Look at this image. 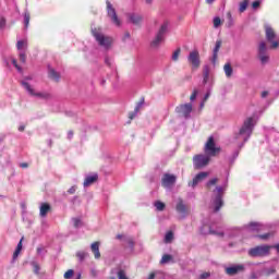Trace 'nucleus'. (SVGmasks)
<instances>
[{"instance_id":"obj_44","label":"nucleus","mask_w":279,"mask_h":279,"mask_svg":"<svg viewBox=\"0 0 279 279\" xmlns=\"http://www.w3.org/2000/svg\"><path fill=\"white\" fill-rule=\"evenodd\" d=\"M74 228H80L82 226V220L80 218H73Z\"/></svg>"},{"instance_id":"obj_38","label":"nucleus","mask_w":279,"mask_h":279,"mask_svg":"<svg viewBox=\"0 0 279 279\" xmlns=\"http://www.w3.org/2000/svg\"><path fill=\"white\" fill-rule=\"evenodd\" d=\"M227 19H228V27H232V25H234V20L232 19L231 12L227 13Z\"/></svg>"},{"instance_id":"obj_4","label":"nucleus","mask_w":279,"mask_h":279,"mask_svg":"<svg viewBox=\"0 0 279 279\" xmlns=\"http://www.w3.org/2000/svg\"><path fill=\"white\" fill-rule=\"evenodd\" d=\"M214 193H216V197L214 199V206H215L214 213H219L223 207V194L226 193V187L216 186V190H214Z\"/></svg>"},{"instance_id":"obj_64","label":"nucleus","mask_w":279,"mask_h":279,"mask_svg":"<svg viewBox=\"0 0 279 279\" xmlns=\"http://www.w3.org/2000/svg\"><path fill=\"white\" fill-rule=\"evenodd\" d=\"M276 250L279 252V244H276Z\"/></svg>"},{"instance_id":"obj_22","label":"nucleus","mask_w":279,"mask_h":279,"mask_svg":"<svg viewBox=\"0 0 279 279\" xmlns=\"http://www.w3.org/2000/svg\"><path fill=\"white\" fill-rule=\"evenodd\" d=\"M48 77L53 82H60V72L54 71L53 69H49Z\"/></svg>"},{"instance_id":"obj_59","label":"nucleus","mask_w":279,"mask_h":279,"mask_svg":"<svg viewBox=\"0 0 279 279\" xmlns=\"http://www.w3.org/2000/svg\"><path fill=\"white\" fill-rule=\"evenodd\" d=\"M38 271H40V267H38V265H35V272L38 274Z\"/></svg>"},{"instance_id":"obj_63","label":"nucleus","mask_w":279,"mask_h":279,"mask_svg":"<svg viewBox=\"0 0 279 279\" xmlns=\"http://www.w3.org/2000/svg\"><path fill=\"white\" fill-rule=\"evenodd\" d=\"M117 239H123V235L118 234V235H117Z\"/></svg>"},{"instance_id":"obj_16","label":"nucleus","mask_w":279,"mask_h":279,"mask_svg":"<svg viewBox=\"0 0 279 279\" xmlns=\"http://www.w3.org/2000/svg\"><path fill=\"white\" fill-rule=\"evenodd\" d=\"M208 178V172H199L195 175V178L189 182V186H192V189H195L199 182H203V180H206Z\"/></svg>"},{"instance_id":"obj_34","label":"nucleus","mask_w":279,"mask_h":279,"mask_svg":"<svg viewBox=\"0 0 279 279\" xmlns=\"http://www.w3.org/2000/svg\"><path fill=\"white\" fill-rule=\"evenodd\" d=\"M23 47H27V39H23V40H19L16 44V48L19 51H21V49H23Z\"/></svg>"},{"instance_id":"obj_27","label":"nucleus","mask_w":279,"mask_h":279,"mask_svg":"<svg viewBox=\"0 0 279 279\" xmlns=\"http://www.w3.org/2000/svg\"><path fill=\"white\" fill-rule=\"evenodd\" d=\"M21 250H23V238L20 240L16 250L13 253V258H16L19 254H21Z\"/></svg>"},{"instance_id":"obj_31","label":"nucleus","mask_w":279,"mask_h":279,"mask_svg":"<svg viewBox=\"0 0 279 279\" xmlns=\"http://www.w3.org/2000/svg\"><path fill=\"white\" fill-rule=\"evenodd\" d=\"M248 3H250L248 0H244V1L240 2L239 12H241V13L245 12V10H247Z\"/></svg>"},{"instance_id":"obj_46","label":"nucleus","mask_w":279,"mask_h":279,"mask_svg":"<svg viewBox=\"0 0 279 279\" xmlns=\"http://www.w3.org/2000/svg\"><path fill=\"white\" fill-rule=\"evenodd\" d=\"M197 93H198L197 89L193 90L192 95L190 96L191 101H195V99H197Z\"/></svg>"},{"instance_id":"obj_12","label":"nucleus","mask_w":279,"mask_h":279,"mask_svg":"<svg viewBox=\"0 0 279 279\" xmlns=\"http://www.w3.org/2000/svg\"><path fill=\"white\" fill-rule=\"evenodd\" d=\"M266 38L268 43H271L270 49H278L279 43L274 41L276 39V32L271 26H266Z\"/></svg>"},{"instance_id":"obj_14","label":"nucleus","mask_w":279,"mask_h":279,"mask_svg":"<svg viewBox=\"0 0 279 279\" xmlns=\"http://www.w3.org/2000/svg\"><path fill=\"white\" fill-rule=\"evenodd\" d=\"M22 86L32 95L33 97H41V99H47L49 98V94H43V93H36L34 92V88H32V85L27 82H22Z\"/></svg>"},{"instance_id":"obj_48","label":"nucleus","mask_w":279,"mask_h":279,"mask_svg":"<svg viewBox=\"0 0 279 279\" xmlns=\"http://www.w3.org/2000/svg\"><path fill=\"white\" fill-rule=\"evenodd\" d=\"M219 58V54L218 53H213V58H211V62L213 64H217V59Z\"/></svg>"},{"instance_id":"obj_8","label":"nucleus","mask_w":279,"mask_h":279,"mask_svg":"<svg viewBox=\"0 0 279 279\" xmlns=\"http://www.w3.org/2000/svg\"><path fill=\"white\" fill-rule=\"evenodd\" d=\"M175 112L178 114H181V117H184V119H190L191 113L193 112V104L187 102V104L179 105L175 108Z\"/></svg>"},{"instance_id":"obj_36","label":"nucleus","mask_w":279,"mask_h":279,"mask_svg":"<svg viewBox=\"0 0 279 279\" xmlns=\"http://www.w3.org/2000/svg\"><path fill=\"white\" fill-rule=\"evenodd\" d=\"M180 53H182V50H181L180 48H178V49L173 52V54H172V60H173L174 62H178V60L180 59Z\"/></svg>"},{"instance_id":"obj_21","label":"nucleus","mask_w":279,"mask_h":279,"mask_svg":"<svg viewBox=\"0 0 279 279\" xmlns=\"http://www.w3.org/2000/svg\"><path fill=\"white\" fill-rule=\"evenodd\" d=\"M51 211V205L49 203H43L39 208L40 217H47V214Z\"/></svg>"},{"instance_id":"obj_20","label":"nucleus","mask_w":279,"mask_h":279,"mask_svg":"<svg viewBox=\"0 0 279 279\" xmlns=\"http://www.w3.org/2000/svg\"><path fill=\"white\" fill-rule=\"evenodd\" d=\"M99 245L100 243L99 242H94L92 243L90 245V250L94 254V257L98 260V258H101V253L99 252Z\"/></svg>"},{"instance_id":"obj_55","label":"nucleus","mask_w":279,"mask_h":279,"mask_svg":"<svg viewBox=\"0 0 279 279\" xmlns=\"http://www.w3.org/2000/svg\"><path fill=\"white\" fill-rule=\"evenodd\" d=\"M148 279H156V272H150Z\"/></svg>"},{"instance_id":"obj_29","label":"nucleus","mask_w":279,"mask_h":279,"mask_svg":"<svg viewBox=\"0 0 279 279\" xmlns=\"http://www.w3.org/2000/svg\"><path fill=\"white\" fill-rule=\"evenodd\" d=\"M32 19V15L29 14V12H25L24 13V27L25 29H27V27H29V21Z\"/></svg>"},{"instance_id":"obj_60","label":"nucleus","mask_w":279,"mask_h":279,"mask_svg":"<svg viewBox=\"0 0 279 279\" xmlns=\"http://www.w3.org/2000/svg\"><path fill=\"white\" fill-rule=\"evenodd\" d=\"M147 5H151L154 3V0H146Z\"/></svg>"},{"instance_id":"obj_62","label":"nucleus","mask_w":279,"mask_h":279,"mask_svg":"<svg viewBox=\"0 0 279 279\" xmlns=\"http://www.w3.org/2000/svg\"><path fill=\"white\" fill-rule=\"evenodd\" d=\"M215 0H206V3H213Z\"/></svg>"},{"instance_id":"obj_47","label":"nucleus","mask_w":279,"mask_h":279,"mask_svg":"<svg viewBox=\"0 0 279 279\" xmlns=\"http://www.w3.org/2000/svg\"><path fill=\"white\" fill-rule=\"evenodd\" d=\"M26 60H27V56L25 53H20V61H22L23 64H25Z\"/></svg>"},{"instance_id":"obj_40","label":"nucleus","mask_w":279,"mask_h":279,"mask_svg":"<svg viewBox=\"0 0 279 279\" xmlns=\"http://www.w3.org/2000/svg\"><path fill=\"white\" fill-rule=\"evenodd\" d=\"M172 258H173V256H171L169 254H165L161 258V264L169 263V260H171Z\"/></svg>"},{"instance_id":"obj_50","label":"nucleus","mask_w":279,"mask_h":279,"mask_svg":"<svg viewBox=\"0 0 279 279\" xmlns=\"http://www.w3.org/2000/svg\"><path fill=\"white\" fill-rule=\"evenodd\" d=\"M207 278H210V272H203V274L199 276V279H207Z\"/></svg>"},{"instance_id":"obj_2","label":"nucleus","mask_w":279,"mask_h":279,"mask_svg":"<svg viewBox=\"0 0 279 279\" xmlns=\"http://www.w3.org/2000/svg\"><path fill=\"white\" fill-rule=\"evenodd\" d=\"M92 34L94 38L98 41V45H100V47H105V49H110V47L112 46V39L111 37L101 34V28H93Z\"/></svg>"},{"instance_id":"obj_5","label":"nucleus","mask_w":279,"mask_h":279,"mask_svg":"<svg viewBox=\"0 0 279 279\" xmlns=\"http://www.w3.org/2000/svg\"><path fill=\"white\" fill-rule=\"evenodd\" d=\"M270 250H271V246L269 245H258L248 251V256H252L253 258L269 256Z\"/></svg>"},{"instance_id":"obj_30","label":"nucleus","mask_w":279,"mask_h":279,"mask_svg":"<svg viewBox=\"0 0 279 279\" xmlns=\"http://www.w3.org/2000/svg\"><path fill=\"white\" fill-rule=\"evenodd\" d=\"M217 182H219V179H217V178H214V179L209 180V181L206 183V189H207L208 191H210V189H211L213 186L217 185Z\"/></svg>"},{"instance_id":"obj_6","label":"nucleus","mask_w":279,"mask_h":279,"mask_svg":"<svg viewBox=\"0 0 279 279\" xmlns=\"http://www.w3.org/2000/svg\"><path fill=\"white\" fill-rule=\"evenodd\" d=\"M204 151L207 156H217V154H219V151H221V148L217 147L214 136L208 137V140L204 146Z\"/></svg>"},{"instance_id":"obj_52","label":"nucleus","mask_w":279,"mask_h":279,"mask_svg":"<svg viewBox=\"0 0 279 279\" xmlns=\"http://www.w3.org/2000/svg\"><path fill=\"white\" fill-rule=\"evenodd\" d=\"M12 64L15 66V69H17V71H21V68L19 66V63L15 59L12 60Z\"/></svg>"},{"instance_id":"obj_51","label":"nucleus","mask_w":279,"mask_h":279,"mask_svg":"<svg viewBox=\"0 0 279 279\" xmlns=\"http://www.w3.org/2000/svg\"><path fill=\"white\" fill-rule=\"evenodd\" d=\"M75 191H77V189H76L75 186H72V187H70V189L68 190V193H69L70 195H75Z\"/></svg>"},{"instance_id":"obj_49","label":"nucleus","mask_w":279,"mask_h":279,"mask_svg":"<svg viewBox=\"0 0 279 279\" xmlns=\"http://www.w3.org/2000/svg\"><path fill=\"white\" fill-rule=\"evenodd\" d=\"M252 8L254 9V10H256L257 8H260V1H254L253 3H252Z\"/></svg>"},{"instance_id":"obj_1","label":"nucleus","mask_w":279,"mask_h":279,"mask_svg":"<svg viewBox=\"0 0 279 279\" xmlns=\"http://www.w3.org/2000/svg\"><path fill=\"white\" fill-rule=\"evenodd\" d=\"M252 132H254V118H247L243 125L241 126L239 133L235 135V138H241L244 143L250 141V136H252Z\"/></svg>"},{"instance_id":"obj_43","label":"nucleus","mask_w":279,"mask_h":279,"mask_svg":"<svg viewBox=\"0 0 279 279\" xmlns=\"http://www.w3.org/2000/svg\"><path fill=\"white\" fill-rule=\"evenodd\" d=\"M219 49H221V40H217L216 41V46L214 48V53H218L219 54Z\"/></svg>"},{"instance_id":"obj_24","label":"nucleus","mask_w":279,"mask_h":279,"mask_svg":"<svg viewBox=\"0 0 279 279\" xmlns=\"http://www.w3.org/2000/svg\"><path fill=\"white\" fill-rule=\"evenodd\" d=\"M247 228L251 230V232H260V230H263V225L258 222H251L248 223Z\"/></svg>"},{"instance_id":"obj_35","label":"nucleus","mask_w":279,"mask_h":279,"mask_svg":"<svg viewBox=\"0 0 279 279\" xmlns=\"http://www.w3.org/2000/svg\"><path fill=\"white\" fill-rule=\"evenodd\" d=\"M118 279H129L124 269H119L117 272Z\"/></svg>"},{"instance_id":"obj_45","label":"nucleus","mask_w":279,"mask_h":279,"mask_svg":"<svg viewBox=\"0 0 279 279\" xmlns=\"http://www.w3.org/2000/svg\"><path fill=\"white\" fill-rule=\"evenodd\" d=\"M221 25V19L220 17H215L214 19V27L217 29Z\"/></svg>"},{"instance_id":"obj_54","label":"nucleus","mask_w":279,"mask_h":279,"mask_svg":"<svg viewBox=\"0 0 279 279\" xmlns=\"http://www.w3.org/2000/svg\"><path fill=\"white\" fill-rule=\"evenodd\" d=\"M269 95V92L264 90L262 92V98L265 99V97H267Z\"/></svg>"},{"instance_id":"obj_41","label":"nucleus","mask_w":279,"mask_h":279,"mask_svg":"<svg viewBox=\"0 0 279 279\" xmlns=\"http://www.w3.org/2000/svg\"><path fill=\"white\" fill-rule=\"evenodd\" d=\"M208 234H214V235H216V236H221V238H223V232H222V231L217 232V231L213 230L211 228H209Z\"/></svg>"},{"instance_id":"obj_9","label":"nucleus","mask_w":279,"mask_h":279,"mask_svg":"<svg viewBox=\"0 0 279 279\" xmlns=\"http://www.w3.org/2000/svg\"><path fill=\"white\" fill-rule=\"evenodd\" d=\"M187 61L190 64H192L193 71L199 69L202 65V60L199 59V51L198 50H192L187 57Z\"/></svg>"},{"instance_id":"obj_56","label":"nucleus","mask_w":279,"mask_h":279,"mask_svg":"<svg viewBox=\"0 0 279 279\" xmlns=\"http://www.w3.org/2000/svg\"><path fill=\"white\" fill-rule=\"evenodd\" d=\"M210 98V93H207L203 99V101H208V99Z\"/></svg>"},{"instance_id":"obj_39","label":"nucleus","mask_w":279,"mask_h":279,"mask_svg":"<svg viewBox=\"0 0 279 279\" xmlns=\"http://www.w3.org/2000/svg\"><path fill=\"white\" fill-rule=\"evenodd\" d=\"M75 271L73 269H69L64 272L63 278L64 279H71L72 276H74Z\"/></svg>"},{"instance_id":"obj_10","label":"nucleus","mask_w":279,"mask_h":279,"mask_svg":"<svg viewBox=\"0 0 279 279\" xmlns=\"http://www.w3.org/2000/svg\"><path fill=\"white\" fill-rule=\"evenodd\" d=\"M107 14L109 17H111V22L113 25H117V27H121V20H119V16L117 15V10H114V7H112V3L110 1H107Z\"/></svg>"},{"instance_id":"obj_28","label":"nucleus","mask_w":279,"mask_h":279,"mask_svg":"<svg viewBox=\"0 0 279 279\" xmlns=\"http://www.w3.org/2000/svg\"><path fill=\"white\" fill-rule=\"evenodd\" d=\"M209 75H210V69H208V66H205L204 68V70H203V82L205 83V84H207L208 83V77H209Z\"/></svg>"},{"instance_id":"obj_19","label":"nucleus","mask_w":279,"mask_h":279,"mask_svg":"<svg viewBox=\"0 0 279 279\" xmlns=\"http://www.w3.org/2000/svg\"><path fill=\"white\" fill-rule=\"evenodd\" d=\"M143 104H145V98H143V99L137 104V106L135 107L134 111H131V112L129 113V119H130V121H132L133 119H135L136 116L138 114V112H141V108H142Z\"/></svg>"},{"instance_id":"obj_26","label":"nucleus","mask_w":279,"mask_h":279,"mask_svg":"<svg viewBox=\"0 0 279 279\" xmlns=\"http://www.w3.org/2000/svg\"><path fill=\"white\" fill-rule=\"evenodd\" d=\"M271 236H274V232H268V233L256 235V238L260 239V241H269V239H271Z\"/></svg>"},{"instance_id":"obj_37","label":"nucleus","mask_w":279,"mask_h":279,"mask_svg":"<svg viewBox=\"0 0 279 279\" xmlns=\"http://www.w3.org/2000/svg\"><path fill=\"white\" fill-rule=\"evenodd\" d=\"M76 256L78 257L80 260H84L88 256V253L84 251H80L76 253Z\"/></svg>"},{"instance_id":"obj_25","label":"nucleus","mask_w":279,"mask_h":279,"mask_svg":"<svg viewBox=\"0 0 279 279\" xmlns=\"http://www.w3.org/2000/svg\"><path fill=\"white\" fill-rule=\"evenodd\" d=\"M223 71L228 77H232V72H233L232 64L226 63L223 66Z\"/></svg>"},{"instance_id":"obj_3","label":"nucleus","mask_w":279,"mask_h":279,"mask_svg":"<svg viewBox=\"0 0 279 279\" xmlns=\"http://www.w3.org/2000/svg\"><path fill=\"white\" fill-rule=\"evenodd\" d=\"M169 29V22H163L156 34L155 39L150 43V47H160L161 43H165V35Z\"/></svg>"},{"instance_id":"obj_42","label":"nucleus","mask_w":279,"mask_h":279,"mask_svg":"<svg viewBox=\"0 0 279 279\" xmlns=\"http://www.w3.org/2000/svg\"><path fill=\"white\" fill-rule=\"evenodd\" d=\"M7 23H8V20H5V17L1 16L0 17V29H5Z\"/></svg>"},{"instance_id":"obj_18","label":"nucleus","mask_w":279,"mask_h":279,"mask_svg":"<svg viewBox=\"0 0 279 279\" xmlns=\"http://www.w3.org/2000/svg\"><path fill=\"white\" fill-rule=\"evenodd\" d=\"M129 21L133 25H141L143 23V15L136 14V13H130Z\"/></svg>"},{"instance_id":"obj_53","label":"nucleus","mask_w":279,"mask_h":279,"mask_svg":"<svg viewBox=\"0 0 279 279\" xmlns=\"http://www.w3.org/2000/svg\"><path fill=\"white\" fill-rule=\"evenodd\" d=\"M20 167L22 169H27V167H29V165L27 162H22V163H20Z\"/></svg>"},{"instance_id":"obj_11","label":"nucleus","mask_w":279,"mask_h":279,"mask_svg":"<svg viewBox=\"0 0 279 279\" xmlns=\"http://www.w3.org/2000/svg\"><path fill=\"white\" fill-rule=\"evenodd\" d=\"M258 58L262 64H267L269 62V56L267 54V44L262 41L258 46Z\"/></svg>"},{"instance_id":"obj_13","label":"nucleus","mask_w":279,"mask_h":279,"mask_svg":"<svg viewBox=\"0 0 279 279\" xmlns=\"http://www.w3.org/2000/svg\"><path fill=\"white\" fill-rule=\"evenodd\" d=\"M177 180L178 177H175L174 174L165 173L161 179V184L165 189H169V186H173V184H175Z\"/></svg>"},{"instance_id":"obj_33","label":"nucleus","mask_w":279,"mask_h":279,"mask_svg":"<svg viewBox=\"0 0 279 279\" xmlns=\"http://www.w3.org/2000/svg\"><path fill=\"white\" fill-rule=\"evenodd\" d=\"M173 241V231H168L165 236V243H171Z\"/></svg>"},{"instance_id":"obj_15","label":"nucleus","mask_w":279,"mask_h":279,"mask_svg":"<svg viewBox=\"0 0 279 279\" xmlns=\"http://www.w3.org/2000/svg\"><path fill=\"white\" fill-rule=\"evenodd\" d=\"M175 210H177V213H179V215H182V217H186V215H189L191 208L184 204V201L179 199Z\"/></svg>"},{"instance_id":"obj_58","label":"nucleus","mask_w":279,"mask_h":279,"mask_svg":"<svg viewBox=\"0 0 279 279\" xmlns=\"http://www.w3.org/2000/svg\"><path fill=\"white\" fill-rule=\"evenodd\" d=\"M19 132H25V126H19Z\"/></svg>"},{"instance_id":"obj_57","label":"nucleus","mask_w":279,"mask_h":279,"mask_svg":"<svg viewBox=\"0 0 279 279\" xmlns=\"http://www.w3.org/2000/svg\"><path fill=\"white\" fill-rule=\"evenodd\" d=\"M276 271V268H270L268 271V276H271V274H274Z\"/></svg>"},{"instance_id":"obj_32","label":"nucleus","mask_w":279,"mask_h":279,"mask_svg":"<svg viewBox=\"0 0 279 279\" xmlns=\"http://www.w3.org/2000/svg\"><path fill=\"white\" fill-rule=\"evenodd\" d=\"M155 208H156V210L162 211V210H165L166 205H165V203L157 201V202H155Z\"/></svg>"},{"instance_id":"obj_23","label":"nucleus","mask_w":279,"mask_h":279,"mask_svg":"<svg viewBox=\"0 0 279 279\" xmlns=\"http://www.w3.org/2000/svg\"><path fill=\"white\" fill-rule=\"evenodd\" d=\"M97 180H99V175L94 174V175H89L87 178H85L84 181V186H90V184H95V182H97Z\"/></svg>"},{"instance_id":"obj_61","label":"nucleus","mask_w":279,"mask_h":279,"mask_svg":"<svg viewBox=\"0 0 279 279\" xmlns=\"http://www.w3.org/2000/svg\"><path fill=\"white\" fill-rule=\"evenodd\" d=\"M69 138H73V131H69Z\"/></svg>"},{"instance_id":"obj_7","label":"nucleus","mask_w":279,"mask_h":279,"mask_svg":"<svg viewBox=\"0 0 279 279\" xmlns=\"http://www.w3.org/2000/svg\"><path fill=\"white\" fill-rule=\"evenodd\" d=\"M210 162V155H195L193 157L194 169H204Z\"/></svg>"},{"instance_id":"obj_17","label":"nucleus","mask_w":279,"mask_h":279,"mask_svg":"<svg viewBox=\"0 0 279 279\" xmlns=\"http://www.w3.org/2000/svg\"><path fill=\"white\" fill-rule=\"evenodd\" d=\"M241 271H245V266L243 265H235L226 268L227 276H236V274H241Z\"/></svg>"}]
</instances>
